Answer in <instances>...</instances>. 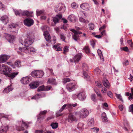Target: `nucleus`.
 I'll return each mask as SVG.
<instances>
[{
    "label": "nucleus",
    "mask_w": 133,
    "mask_h": 133,
    "mask_svg": "<svg viewBox=\"0 0 133 133\" xmlns=\"http://www.w3.org/2000/svg\"><path fill=\"white\" fill-rule=\"evenodd\" d=\"M15 15L16 16H27L32 17V14L33 13V11H32L29 12L28 10L22 11L21 10H18L16 9H13Z\"/></svg>",
    "instance_id": "1"
},
{
    "label": "nucleus",
    "mask_w": 133,
    "mask_h": 133,
    "mask_svg": "<svg viewBox=\"0 0 133 133\" xmlns=\"http://www.w3.org/2000/svg\"><path fill=\"white\" fill-rule=\"evenodd\" d=\"M31 122H25L23 121H18L16 125V129L18 131L24 130L28 128V124H31Z\"/></svg>",
    "instance_id": "2"
},
{
    "label": "nucleus",
    "mask_w": 133,
    "mask_h": 133,
    "mask_svg": "<svg viewBox=\"0 0 133 133\" xmlns=\"http://www.w3.org/2000/svg\"><path fill=\"white\" fill-rule=\"evenodd\" d=\"M41 29L44 32L43 35L46 40L49 42L50 41L51 37L48 31L49 29L48 27L46 25L42 26Z\"/></svg>",
    "instance_id": "3"
},
{
    "label": "nucleus",
    "mask_w": 133,
    "mask_h": 133,
    "mask_svg": "<svg viewBox=\"0 0 133 133\" xmlns=\"http://www.w3.org/2000/svg\"><path fill=\"white\" fill-rule=\"evenodd\" d=\"M75 28L77 31H76L74 29H70V31L72 32L74 34L73 35V38L74 39L75 41H77L79 39V36L78 35V34H82V32L78 30H81V28L77 26H75Z\"/></svg>",
    "instance_id": "4"
},
{
    "label": "nucleus",
    "mask_w": 133,
    "mask_h": 133,
    "mask_svg": "<svg viewBox=\"0 0 133 133\" xmlns=\"http://www.w3.org/2000/svg\"><path fill=\"white\" fill-rule=\"evenodd\" d=\"M44 74V73L42 71L37 70L33 71L31 73L32 76L37 78L42 77Z\"/></svg>",
    "instance_id": "5"
},
{
    "label": "nucleus",
    "mask_w": 133,
    "mask_h": 133,
    "mask_svg": "<svg viewBox=\"0 0 133 133\" xmlns=\"http://www.w3.org/2000/svg\"><path fill=\"white\" fill-rule=\"evenodd\" d=\"M19 50L22 52H25L26 54L30 53L31 52H34L36 51V49L32 47L19 48Z\"/></svg>",
    "instance_id": "6"
},
{
    "label": "nucleus",
    "mask_w": 133,
    "mask_h": 133,
    "mask_svg": "<svg viewBox=\"0 0 133 133\" xmlns=\"http://www.w3.org/2000/svg\"><path fill=\"white\" fill-rule=\"evenodd\" d=\"M65 6L64 4L60 3L57 5L55 10L56 12H58L59 11L60 12H63L65 10Z\"/></svg>",
    "instance_id": "7"
},
{
    "label": "nucleus",
    "mask_w": 133,
    "mask_h": 133,
    "mask_svg": "<svg viewBox=\"0 0 133 133\" xmlns=\"http://www.w3.org/2000/svg\"><path fill=\"white\" fill-rule=\"evenodd\" d=\"M47 112V111L46 110H44L40 112L39 115L37 116V121L39 123H41L42 121L45 118V115Z\"/></svg>",
    "instance_id": "8"
},
{
    "label": "nucleus",
    "mask_w": 133,
    "mask_h": 133,
    "mask_svg": "<svg viewBox=\"0 0 133 133\" xmlns=\"http://www.w3.org/2000/svg\"><path fill=\"white\" fill-rule=\"evenodd\" d=\"M89 111L85 108L82 109L81 110L79 113V115L81 118H85L89 115Z\"/></svg>",
    "instance_id": "9"
},
{
    "label": "nucleus",
    "mask_w": 133,
    "mask_h": 133,
    "mask_svg": "<svg viewBox=\"0 0 133 133\" xmlns=\"http://www.w3.org/2000/svg\"><path fill=\"white\" fill-rule=\"evenodd\" d=\"M76 88V85L74 83H69L67 84V90L69 92L74 91Z\"/></svg>",
    "instance_id": "10"
},
{
    "label": "nucleus",
    "mask_w": 133,
    "mask_h": 133,
    "mask_svg": "<svg viewBox=\"0 0 133 133\" xmlns=\"http://www.w3.org/2000/svg\"><path fill=\"white\" fill-rule=\"evenodd\" d=\"M74 96H77V97L80 101L85 100L86 97V95L85 92H82L79 93L77 95H74Z\"/></svg>",
    "instance_id": "11"
},
{
    "label": "nucleus",
    "mask_w": 133,
    "mask_h": 133,
    "mask_svg": "<svg viewBox=\"0 0 133 133\" xmlns=\"http://www.w3.org/2000/svg\"><path fill=\"white\" fill-rule=\"evenodd\" d=\"M3 70L2 74L5 76H7L8 74V73H10L11 72L12 69L9 68L8 66L4 64Z\"/></svg>",
    "instance_id": "12"
},
{
    "label": "nucleus",
    "mask_w": 133,
    "mask_h": 133,
    "mask_svg": "<svg viewBox=\"0 0 133 133\" xmlns=\"http://www.w3.org/2000/svg\"><path fill=\"white\" fill-rule=\"evenodd\" d=\"M20 42L22 45L24 44V45L26 47H28L31 45L32 43V40L28 38L23 41H20Z\"/></svg>",
    "instance_id": "13"
},
{
    "label": "nucleus",
    "mask_w": 133,
    "mask_h": 133,
    "mask_svg": "<svg viewBox=\"0 0 133 133\" xmlns=\"http://www.w3.org/2000/svg\"><path fill=\"white\" fill-rule=\"evenodd\" d=\"M20 81L22 83L26 84L29 83L31 81V79L30 76H27L23 78Z\"/></svg>",
    "instance_id": "14"
},
{
    "label": "nucleus",
    "mask_w": 133,
    "mask_h": 133,
    "mask_svg": "<svg viewBox=\"0 0 133 133\" xmlns=\"http://www.w3.org/2000/svg\"><path fill=\"white\" fill-rule=\"evenodd\" d=\"M34 23L33 20L30 18L26 19L24 21V24L28 26H30L32 25Z\"/></svg>",
    "instance_id": "15"
},
{
    "label": "nucleus",
    "mask_w": 133,
    "mask_h": 133,
    "mask_svg": "<svg viewBox=\"0 0 133 133\" xmlns=\"http://www.w3.org/2000/svg\"><path fill=\"white\" fill-rule=\"evenodd\" d=\"M77 104L75 103L74 104H67V109H68L69 112H71L72 111L73 107H75L77 106Z\"/></svg>",
    "instance_id": "16"
},
{
    "label": "nucleus",
    "mask_w": 133,
    "mask_h": 133,
    "mask_svg": "<svg viewBox=\"0 0 133 133\" xmlns=\"http://www.w3.org/2000/svg\"><path fill=\"white\" fill-rule=\"evenodd\" d=\"M62 17L61 15H57L55 17H53L52 20L55 24L58 23L59 20Z\"/></svg>",
    "instance_id": "17"
},
{
    "label": "nucleus",
    "mask_w": 133,
    "mask_h": 133,
    "mask_svg": "<svg viewBox=\"0 0 133 133\" xmlns=\"http://www.w3.org/2000/svg\"><path fill=\"white\" fill-rule=\"evenodd\" d=\"M81 8L87 11L89 10L90 7L89 5L86 3H83L80 6Z\"/></svg>",
    "instance_id": "18"
},
{
    "label": "nucleus",
    "mask_w": 133,
    "mask_h": 133,
    "mask_svg": "<svg viewBox=\"0 0 133 133\" xmlns=\"http://www.w3.org/2000/svg\"><path fill=\"white\" fill-rule=\"evenodd\" d=\"M1 20L4 24H6L8 22V17L6 15H4L1 17Z\"/></svg>",
    "instance_id": "19"
},
{
    "label": "nucleus",
    "mask_w": 133,
    "mask_h": 133,
    "mask_svg": "<svg viewBox=\"0 0 133 133\" xmlns=\"http://www.w3.org/2000/svg\"><path fill=\"white\" fill-rule=\"evenodd\" d=\"M69 115L68 116V122H71L73 121H75L76 118L75 117L72 115V112L68 113Z\"/></svg>",
    "instance_id": "20"
},
{
    "label": "nucleus",
    "mask_w": 133,
    "mask_h": 133,
    "mask_svg": "<svg viewBox=\"0 0 133 133\" xmlns=\"http://www.w3.org/2000/svg\"><path fill=\"white\" fill-rule=\"evenodd\" d=\"M6 38L9 42L12 43L15 38V37L13 35L8 34L6 36Z\"/></svg>",
    "instance_id": "21"
},
{
    "label": "nucleus",
    "mask_w": 133,
    "mask_h": 133,
    "mask_svg": "<svg viewBox=\"0 0 133 133\" xmlns=\"http://www.w3.org/2000/svg\"><path fill=\"white\" fill-rule=\"evenodd\" d=\"M18 74V72H14L11 74L8 73V74L6 76L8 77L10 79H13Z\"/></svg>",
    "instance_id": "22"
},
{
    "label": "nucleus",
    "mask_w": 133,
    "mask_h": 133,
    "mask_svg": "<svg viewBox=\"0 0 133 133\" xmlns=\"http://www.w3.org/2000/svg\"><path fill=\"white\" fill-rule=\"evenodd\" d=\"M39 83L37 82H35L31 83L29 86L31 89H35L37 88L39 85Z\"/></svg>",
    "instance_id": "23"
},
{
    "label": "nucleus",
    "mask_w": 133,
    "mask_h": 133,
    "mask_svg": "<svg viewBox=\"0 0 133 133\" xmlns=\"http://www.w3.org/2000/svg\"><path fill=\"white\" fill-rule=\"evenodd\" d=\"M52 48L55 50L57 51H61L62 49L61 44H57L54 45Z\"/></svg>",
    "instance_id": "24"
},
{
    "label": "nucleus",
    "mask_w": 133,
    "mask_h": 133,
    "mask_svg": "<svg viewBox=\"0 0 133 133\" xmlns=\"http://www.w3.org/2000/svg\"><path fill=\"white\" fill-rule=\"evenodd\" d=\"M47 83L48 84H52L56 85L57 84V83L55 82V79L54 78L48 79L47 82Z\"/></svg>",
    "instance_id": "25"
},
{
    "label": "nucleus",
    "mask_w": 133,
    "mask_h": 133,
    "mask_svg": "<svg viewBox=\"0 0 133 133\" xmlns=\"http://www.w3.org/2000/svg\"><path fill=\"white\" fill-rule=\"evenodd\" d=\"M8 128V126L7 125L6 127L2 126L0 130V132L2 133H5L6 132Z\"/></svg>",
    "instance_id": "26"
},
{
    "label": "nucleus",
    "mask_w": 133,
    "mask_h": 133,
    "mask_svg": "<svg viewBox=\"0 0 133 133\" xmlns=\"http://www.w3.org/2000/svg\"><path fill=\"white\" fill-rule=\"evenodd\" d=\"M102 121L104 122H106L108 121L107 117L106 114L105 112H103L102 114Z\"/></svg>",
    "instance_id": "27"
},
{
    "label": "nucleus",
    "mask_w": 133,
    "mask_h": 133,
    "mask_svg": "<svg viewBox=\"0 0 133 133\" xmlns=\"http://www.w3.org/2000/svg\"><path fill=\"white\" fill-rule=\"evenodd\" d=\"M68 19L70 22H72L76 20L75 16L74 15H71L68 17Z\"/></svg>",
    "instance_id": "28"
},
{
    "label": "nucleus",
    "mask_w": 133,
    "mask_h": 133,
    "mask_svg": "<svg viewBox=\"0 0 133 133\" xmlns=\"http://www.w3.org/2000/svg\"><path fill=\"white\" fill-rule=\"evenodd\" d=\"M83 50L87 54L89 55L90 54V51L88 46H85L83 49Z\"/></svg>",
    "instance_id": "29"
},
{
    "label": "nucleus",
    "mask_w": 133,
    "mask_h": 133,
    "mask_svg": "<svg viewBox=\"0 0 133 133\" xmlns=\"http://www.w3.org/2000/svg\"><path fill=\"white\" fill-rule=\"evenodd\" d=\"M62 20L63 21V22L64 24L62 26L61 28L63 29L65 31H66V20L63 18H62Z\"/></svg>",
    "instance_id": "30"
},
{
    "label": "nucleus",
    "mask_w": 133,
    "mask_h": 133,
    "mask_svg": "<svg viewBox=\"0 0 133 133\" xmlns=\"http://www.w3.org/2000/svg\"><path fill=\"white\" fill-rule=\"evenodd\" d=\"M5 118L6 119L9 120L10 119L9 118V116L8 115H6L4 114H0V118Z\"/></svg>",
    "instance_id": "31"
},
{
    "label": "nucleus",
    "mask_w": 133,
    "mask_h": 133,
    "mask_svg": "<svg viewBox=\"0 0 133 133\" xmlns=\"http://www.w3.org/2000/svg\"><path fill=\"white\" fill-rule=\"evenodd\" d=\"M103 83L104 86L106 87H107L109 86V83L108 80L106 79H105L103 81Z\"/></svg>",
    "instance_id": "32"
},
{
    "label": "nucleus",
    "mask_w": 133,
    "mask_h": 133,
    "mask_svg": "<svg viewBox=\"0 0 133 133\" xmlns=\"http://www.w3.org/2000/svg\"><path fill=\"white\" fill-rule=\"evenodd\" d=\"M51 126L52 129H55L58 127V123H52L51 124Z\"/></svg>",
    "instance_id": "33"
},
{
    "label": "nucleus",
    "mask_w": 133,
    "mask_h": 133,
    "mask_svg": "<svg viewBox=\"0 0 133 133\" xmlns=\"http://www.w3.org/2000/svg\"><path fill=\"white\" fill-rule=\"evenodd\" d=\"M83 75L84 76V78L88 81L90 80V77L88 74L86 72H84L83 73Z\"/></svg>",
    "instance_id": "34"
},
{
    "label": "nucleus",
    "mask_w": 133,
    "mask_h": 133,
    "mask_svg": "<svg viewBox=\"0 0 133 133\" xmlns=\"http://www.w3.org/2000/svg\"><path fill=\"white\" fill-rule=\"evenodd\" d=\"M79 20L82 23H86L89 22L88 20H85L82 17H80Z\"/></svg>",
    "instance_id": "35"
},
{
    "label": "nucleus",
    "mask_w": 133,
    "mask_h": 133,
    "mask_svg": "<svg viewBox=\"0 0 133 133\" xmlns=\"http://www.w3.org/2000/svg\"><path fill=\"white\" fill-rule=\"evenodd\" d=\"M94 124V118H92L88 122V125L89 126H92Z\"/></svg>",
    "instance_id": "36"
},
{
    "label": "nucleus",
    "mask_w": 133,
    "mask_h": 133,
    "mask_svg": "<svg viewBox=\"0 0 133 133\" xmlns=\"http://www.w3.org/2000/svg\"><path fill=\"white\" fill-rule=\"evenodd\" d=\"M36 14L37 16H39L41 14L43 15V11L42 10H37L36 11Z\"/></svg>",
    "instance_id": "37"
},
{
    "label": "nucleus",
    "mask_w": 133,
    "mask_h": 133,
    "mask_svg": "<svg viewBox=\"0 0 133 133\" xmlns=\"http://www.w3.org/2000/svg\"><path fill=\"white\" fill-rule=\"evenodd\" d=\"M42 97V96L41 95V94H37L35 96H34L32 97L31 98V99H37L39 98H40L41 97Z\"/></svg>",
    "instance_id": "38"
},
{
    "label": "nucleus",
    "mask_w": 133,
    "mask_h": 133,
    "mask_svg": "<svg viewBox=\"0 0 133 133\" xmlns=\"http://www.w3.org/2000/svg\"><path fill=\"white\" fill-rule=\"evenodd\" d=\"M45 87L44 85L40 86L38 89V91H45Z\"/></svg>",
    "instance_id": "39"
},
{
    "label": "nucleus",
    "mask_w": 133,
    "mask_h": 133,
    "mask_svg": "<svg viewBox=\"0 0 133 133\" xmlns=\"http://www.w3.org/2000/svg\"><path fill=\"white\" fill-rule=\"evenodd\" d=\"M80 59H70V61L71 62H74L75 63H77L79 61Z\"/></svg>",
    "instance_id": "40"
},
{
    "label": "nucleus",
    "mask_w": 133,
    "mask_h": 133,
    "mask_svg": "<svg viewBox=\"0 0 133 133\" xmlns=\"http://www.w3.org/2000/svg\"><path fill=\"white\" fill-rule=\"evenodd\" d=\"M124 127H123V128L125 131H128V130L127 127L129 126V125L127 122L126 121L125 123H124Z\"/></svg>",
    "instance_id": "41"
},
{
    "label": "nucleus",
    "mask_w": 133,
    "mask_h": 133,
    "mask_svg": "<svg viewBox=\"0 0 133 133\" xmlns=\"http://www.w3.org/2000/svg\"><path fill=\"white\" fill-rule=\"evenodd\" d=\"M115 94L116 95V96L119 99V100L122 101V102H123V101L122 99V96L120 94H117L116 93H115Z\"/></svg>",
    "instance_id": "42"
},
{
    "label": "nucleus",
    "mask_w": 133,
    "mask_h": 133,
    "mask_svg": "<svg viewBox=\"0 0 133 133\" xmlns=\"http://www.w3.org/2000/svg\"><path fill=\"white\" fill-rule=\"evenodd\" d=\"M10 56L5 54H3L0 56V58H9Z\"/></svg>",
    "instance_id": "43"
},
{
    "label": "nucleus",
    "mask_w": 133,
    "mask_h": 133,
    "mask_svg": "<svg viewBox=\"0 0 133 133\" xmlns=\"http://www.w3.org/2000/svg\"><path fill=\"white\" fill-rule=\"evenodd\" d=\"M91 131L92 132L95 133H97L99 131V129L98 128L96 127H94L91 128Z\"/></svg>",
    "instance_id": "44"
},
{
    "label": "nucleus",
    "mask_w": 133,
    "mask_h": 133,
    "mask_svg": "<svg viewBox=\"0 0 133 133\" xmlns=\"http://www.w3.org/2000/svg\"><path fill=\"white\" fill-rule=\"evenodd\" d=\"M131 92L130 94V96L129 97V100L132 99H133V88L131 89Z\"/></svg>",
    "instance_id": "45"
},
{
    "label": "nucleus",
    "mask_w": 133,
    "mask_h": 133,
    "mask_svg": "<svg viewBox=\"0 0 133 133\" xmlns=\"http://www.w3.org/2000/svg\"><path fill=\"white\" fill-rule=\"evenodd\" d=\"M15 65L17 67H19L21 66V62L18 61L16 62L15 63Z\"/></svg>",
    "instance_id": "46"
},
{
    "label": "nucleus",
    "mask_w": 133,
    "mask_h": 133,
    "mask_svg": "<svg viewBox=\"0 0 133 133\" xmlns=\"http://www.w3.org/2000/svg\"><path fill=\"white\" fill-rule=\"evenodd\" d=\"M89 29L90 30H93L94 27V24L92 23H91L89 24Z\"/></svg>",
    "instance_id": "47"
},
{
    "label": "nucleus",
    "mask_w": 133,
    "mask_h": 133,
    "mask_svg": "<svg viewBox=\"0 0 133 133\" xmlns=\"http://www.w3.org/2000/svg\"><path fill=\"white\" fill-rule=\"evenodd\" d=\"M66 104H64L62 107V108L59 110V111H58L57 112L56 114L57 113H59V112H62L63 110L65 109V108L66 107Z\"/></svg>",
    "instance_id": "48"
},
{
    "label": "nucleus",
    "mask_w": 133,
    "mask_h": 133,
    "mask_svg": "<svg viewBox=\"0 0 133 133\" xmlns=\"http://www.w3.org/2000/svg\"><path fill=\"white\" fill-rule=\"evenodd\" d=\"M95 83L96 85L98 87L100 88L102 87V85L101 82H96Z\"/></svg>",
    "instance_id": "49"
},
{
    "label": "nucleus",
    "mask_w": 133,
    "mask_h": 133,
    "mask_svg": "<svg viewBox=\"0 0 133 133\" xmlns=\"http://www.w3.org/2000/svg\"><path fill=\"white\" fill-rule=\"evenodd\" d=\"M18 26V25L16 24H12L9 25V27L11 28H15Z\"/></svg>",
    "instance_id": "50"
},
{
    "label": "nucleus",
    "mask_w": 133,
    "mask_h": 133,
    "mask_svg": "<svg viewBox=\"0 0 133 133\" xmlns=\"http://www.w3.org/2000/svg\"><path fill=\"white\" fill-rule=\"evenodd\" d=\"M97 51L98 56H99L100 58H101L103 57V55L101 51L99 49H98L97 50Z\"/></svg>",
    "instance_id": "51"
},
{
    "label": "nucleus",
    "mask_w": 133,
    "mask_h": 133,
    "mask_svg": "<svg viewBox=\"0 0 133 133\" xmlns=\"http://www.w3.org/2000/svg\"><path fill=\"white\" fill-rule=\"evenodd\" d=\"M84 124L83 123H79L78 125V127L79 129H82L83 127Z\"/></svg>",
    "instance_id": "52"
},
{
    "label": "nucleus",
    "mask_w": 133,
    "mask_h": 133,
    "mask_svg": "<svg viewBox=\"0 0 133 133\" xmlns=\"http://www.w3.org/2000/svg\"><path fill=\"white\" fill-rule=\"evenodd\" d=\"M96 96L95 94H92L91 96V98L92 100L95 102H96Z\"/></svg>",
    "instance_id": "53"
},
{
    "label": "nucleus",
    "mask_w": 133,
    "mask_h": 133,
    "mask_svg": "<svg viewBox=\"0 0 133 133\" xmlns=\"http://www.w3.org/2000/svg\"><path fill=\"white\" fill-rule=\"evenodd\" d=\"M95 73L97 74H99L101 72L100 69L98 68H96L95 70Z\"/></svg>",
    "instance_id": "54"
},
{
    "label": "nucleus",
    "mask_w": 133,
    "mask_h": 133,
    "mask_svg": "<svg viewBox=\"0 0 133 133\" xmlns=\"http://www.w3.org/2000/svg\"><path fill=\"white\" fill-rule=\"evenodd\" d=\"M128 43L132 48H133V43L132 42L131 40H128Z\"/></svg>",
    "instance_id": "55"
},
{
    "label": "nucleus",
    "mask_w": 133,
    "mask_h": 133,
    "mask_svg": "<svg viewBox=\"0 0 133 133\" xmlns=\"http://www.w3.org/2000/svg\"><path fill=\"white\" fill-rule=\"evenodd\" d=\"M82 66L83 69L85 71L87 70L88 66L85 63L83 64Z\"/></svg>",
    "instance_id": "56"
},
{
    "label": "nucleus",
    "mask_w": 133,
    "mask_h": 133,
    "mask_svg": "<svg viewBox=\"0 0 133 133\" xmlns=\"http://www.w3.org/2000/svg\"><path fill=\"white\" fill-rule=\"evenodd\" d=\"M129 111L133 113V104H131L129 106Z\"/></svg>",
    "instance_id": "57"
},
{
    "label": "nucleus",
    "mask_w": 133,
    "mask_h": 133,
    "mask_svg": "<svg viewBox=\"0 0 133 133\" xmlns=\"http://www.w3.org/2000/svg\"><path fill=\"white\" fill-rule=\"evenodd\" d=\"M107 95L109 97L111 98H112L113 97V95L111 91H108L107 92Z\"/></svg>",
    "instance_id": "58"
},
{
    "label": "nucleus",
    "mask_w": 133,
    "mask_h": 133,
    "mask_svg": "<svg viewBox=\"0 0 133 133\" xmlns=\"http://www.w3.org/2000/svg\"><path fill=\"white\" fill-rule=\"evenodd\" d=\"M83 57L82 55V53H79L77 54L75 57V58H81Z\"/></svg>",
    "instance_id": "59"
},
{
    "label": "nucleus",
    "mask_w": 133,
    "mask_h": 133,
    "mask_svg": "<svg viewBox=\"0 0 133 133\" xmlns=\"http://www.w3.org/2000/svg\"><path fill=\"white\" fill-rule=\"evenodd\" d=\"M71 6L72 8L76 9L77 7V6L76 3L75 2L72 3L71 5Z\"/></svg>",
    "instance_id": "60"
},
{
    "label": "nucleus",
    "mask_w": 133,
    "mask_h": 133,
    "mask_svg": "<svg viewBox=\"0 0 133 133\" xmlns=\"http://www.w3.org/2000/svg\"><path fill=\"white\" fill-rule=\"evenodd\" d=\"M5 7L4 5H3L2 3L0 2V10H1L2 11L5 9Z\"/></svg>",
    "instance_id": "61"
},
{
    "label": "nucleus",
    "mask_w": 133,
    "mask_h": 133,
    "mask_svg": "<svg viewBox=\"0 0 133 133\" xmlns=\"http://www.w3.org/2000/svg\"><path fill=\"white\" fill-rule=\"evenodd\" d=\"M8 59H0V63H3L6 62Z\"/></svg>",
    "instance_id": "62"
},
{
    "label": "nucleus",
    "mask_w": 133,
    "mask_h": 133,
    "mask_svg": "<svg viewBox=\"0 0 133 133\" xmlns=\"http://www.w3.org/2000/svg\"><path fill=\"white\" fill-rule=\"evenodd\" d=\"M44 132L42 130H38L35 131V133H43Z\"/></svg>",
    "instance_id": "63"
},
{
    "label": "nucleus",
    "mask_w": 133,
    "mask_h": 133,
    "mask_svg": "<svg viewBox=\"0 0 133 133\" xmlns=\"http://www.w3.org/2000/svg\"><path fill=\"white\" fill-rule=\"evenodd\" d=\"M51 88V87L50 85H48L45 88V91L49 90Z\"/></svg>",
    "instance_id": "64"
}]
</instances>
